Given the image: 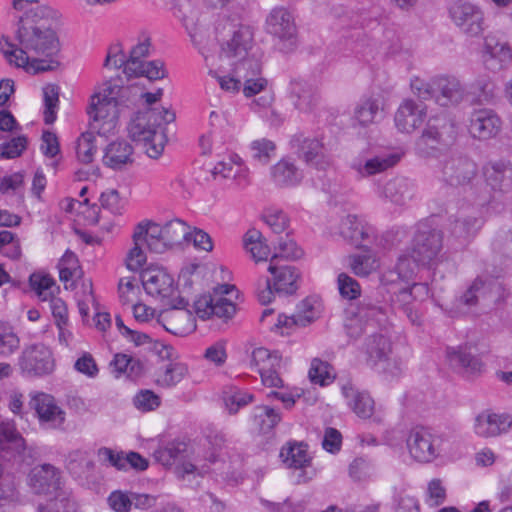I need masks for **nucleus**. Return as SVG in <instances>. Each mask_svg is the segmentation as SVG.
Here are the masks:
<instances>
[{
	"label": "nucleus",
	"mask_w": 512,
	"mask_h": 512,
	"mask_svg": "<svg viewBox=\"0 0 512 512\" xmlns=\"http://www.w3.org/2000/svg\"><path fill=\"white\" fill-rule=\"evenodd\" d=\"M15 44L8 36L0 38V53L5 61L30 74L51 71L58 66L55 59L60 50L58 36L53 28H31L16 30Z\"/></svg>",
	"instance_id": "f257e3e1"
},
{
	"label": "nucleus",
	"mask_w": 512,
	"mask_h": 512,
	"mask_svg": "<svg viewBox=\"0 0 512 512\" xmlns=\"http://www.w3.org/2000/svg\"><path fill=\"white\" fill-rule=\"evenodd\" d=\"M175 120V113L168 109H146L138 112L128 126L129 136L136 142L143 143L151 158H157L163 151L166 136L163 125Z\"/></svg>",
	"instance_id": "f03ea898"
},
{
	"label": "nucleus",
	"mask_w": 512,
	"mask_h": 512,
	"mask_svg": "<svg viewBox=\"0 0 512 512\" xmlns=\"http://www.w3.org/2000/svg\"><path fill=\"white\" fill-rule=\"evenodd\" d=\"M267 271L271 278L258 283L256 287L258 300L262 304L270 303L274 293L291 295L298 290L301 274L295 266L281 265L274 259L269 260Z\"/></svg>",
	"instance_id": "7ed1b4c3"
},
{
	"label": "nucleus",
	"mask_w": 512,
	"mask_h": 512,
	"mask_svg": "<svg viewBox=\"0 0 512 512\" xmlns=\"http://www.w3.org/2000/svg\"><path fill=\"white\" fill-rule=\"evenodd\" d=\"M443 248V235L439 230L420 223L411 245V257L421 266L432 267L440 259Z\"/></svg>",
	"instance_id": "20e7f679"
},
{
	"label": "nucleus",
	"mask_w": 512,
	"mask_h": 512,
	"mask_svg": "<svg viewBox=\"0 0 512 512\" xmlns=\"http://www.w3.org/2000/svg\"><path fill=\"white\" fill-rule=\"evenodd\" d=\"M17 364L21 374L31 378L50 375L55 369L53 353L42 343L25 346L18 357Z\"/></svg>",
	"instance_id": "39448f33"
},
{
	"label": "nucleus",
	"mask_w": 512,
	"mask_h": 512,
	"mask_svg": "<svg viewBox=\"0 0 512 512\" xmlns=\"http://www.w3.org/2000/svg\"><path fill=\"white\" fill-rule=\"evenodd\" d=\"M29 406L34 410L41 427L53 430L63 428L66 412L53 395L42 391H31L29 393Z\"/></svg>",
	"instance_id": "423d86ee"
},
{
	"label": "nucleus",
	"mask_w": 512,
	"mask_h": 512,
	"mask_svg": "<svg viewBox=\"0 0 512 512\" xmlns=\"http://www.w3.org/2000/svg\"><path fill=\"white\" fill-rule=\"evenodd\" d=\"M266 31L278 40L280 49L291 51L297 44V28L293 15L284 7L273 8L266 18Z\"/></svg>",
	"instance_id": "0eeeda50"
},
{
	"label": "nucleus",
	"mask_w": 512,
	"mask_h": 512,
	"mask_svg": "<svg viewBox=\"0 0 512 512\" xmlns=\"http://www.w3.org/2000/svg\"><path fill=\"white\" fill-rule=\"evenodd\" d=\"M441 438L425 427L411 429L406 438L410 456L418 462L429 463L440 454Z\"/></svg>",
	"instance_id": "6e6552de"
},
{
	"label": "nucleus",
	"mask_w": 512,
	"mask_h": 512,
	"mask_svg": "<svg viewBox=\"0 0 512 512\" xmlns=\"http://www.w3.org/2000/svg\"><path fill=\"white\" fill-rule=\"evenodd\" d=\"M364 352L367 355V363L378 368L382 373L396 377L401 368L396 361L390 359L391 343L382 334H371L364 343Z\"/></svg>",
	"instance_id": "1a4fd4ad"
},
{
	"label": "nucleus",
	"mask_w": 512,
	"mask_h": 512,
	"mask_svg": "<svg viewBox=\"0 0 512 512\" xmlns=\"http://www.w3.org/2000/svg\"><path fill=\"white\" fill-rule=\"evenodd\" d=\"M87 113L90 129L100 136H107L113 133L117 127L120 106L114 102L91 97Z\"/></svg>",
	"instance_id": "9d476101"
},
{
	"label": "nucleus",
	"mask_w": 512,
	"mask_h": 512,
	"mask_svg": "<svg viewBox=\"0 0 512 512\" xmlns=\"http://www.w3.org/2000/svg\"><path fill=\"white\" fill-rule=\"evenodd\" d=\"M234 290V286L221 285L217 287L213 295H206L195 302V310L202 319L217 316L219 318H231L236 312L235 304L224 297Z\"/></svg>",
	"instance_id": "9b49d317"
},
{
	"label": "nucleus",
	"mask_w": 512,
	"mask_h": 512,
	"mask_svg": "<svg viewBox=\"0 0 512 512\" xmlns=\"http://www.w3.org/2000/svg\"><path fill=\"white\" fill-rule=\"evenodd\" d=\"M350 313L351 316L345 321L344 328L347 336L353 340L358 339L364 333L365 327L363 323L367 325L372 322L380 324L385 320L383 308L367 298L359 302Z\"/></svg>",
	"instance_id": "f8f14e48"
},
{
	"label": "nucleus",
	"mask_w": 512,
	"mask_h": 512,
	"mask_svg": "<svg viewBox=\"0 0 512 512\" xmlns=\"http://www.w3.org/2000/svg\"><path fill=\"white\" fill-rule=\"evenodd\" d=\"M13 7L19 12L17 29L31 28H53L54 11L40 0H13Z\"/></svg>",
	"instance_id": "ddd939ff"
},
{
	"label": "nucleus",
	"mask_w": 512,
	"mask_h": 512,
	"mask_svg": "<svg viewBox=\"0 0 512 512\" xmlns=\"http://www.w3.org/2000/svg\"><path fill=\"white\" fill-rule=\"evenodd\" d=\"M291 145L297 150L300 159L318 170H325L332 164V159L319 138L297 134L293 136Z\"/></svg>",
	"instance_id": "4468645a"
},
{
	"label": "nucleus",
	"mask_w": 512,
	"mask_h": 512,
	"mask_svg": "<svg viewBox=\"0 0 512 512\" xmlns=\"http://www.w3.org/2000/svg\"><path fill=\"white\" fill-rule=\"evenodd\" d=\"M211 173L214 179L230 181V185L236 190H244L251 184L249 169L237 154L219 161Z\"/></svg>",
	"instance_id": "2eb2a0df"
},
{
	"label": "nucleus",
	"mask_w": 512,
	"mask_h": 512,
	"mask_svg": "<svg viewBox=\"0 0 512 512\" xmlns=\"http://www.w3.org/2000/svg\"><path fill=\"white\" fill-rule=\"evenodd\" d=\"M452 125L445 116L430 118L426 128L417 139L415 149L421 157H430L436 154L438 147L445 144L443 136L445 130L451 129Z\"/></svg>",
	"instance_id": "dca6fc26"
},
{
	"label": "nucleus",
	"mask_w": 512,
	"mask_h": 512,
	"mask_svg": "<svg viewBox=\"0 0 512 512\" xmlns=\"http://www.w3.org/2000/svg\"><path fill=\"white\" fill-rule=\"evenodd\" d=\"M29 484L36 494L52 496L63 489L61 471L51 464L37 466L30 473Z\"/></svg>",
	"instance_id": "f3484780"
},
{
	"label": "nucleus",
	"mask_w": 512,
	"mask_h": 512,
	"mask_svg": "<svg viewBox=\"0 0 512 512\" xmlns=\"http://www.w3.org/2000/svg\"><path fill=\"white\" fill-rule=\"evenodd\" d=\"M322 308V302L318 297H307L297 305L293 315L280 314L276 325L278 327H305L320 317Z\"/></svg>",
	"instance_id": "a211bd4d"
},
{
	"label": "nucleus",
	"mask_w": 512,
	"mask_h": 512,
	"mask_svg": "<svg viewBox=\"0 0 512 512\" xmlns=\"http://www.w3.org/2000/svg\"><path fill=\"white\" fill-rule=\"evenodd\" d=\"M427 115L426 105L417 103L413 99H405L395 113V124L398 130L412 133L424 122Z\"/></svg>",
	"instance_id": "6ab92c4d"
},
{
	"label": "nucleus",
	"mask_w": 512,
	"mask_h": 512,
	"mask_svg": "<svg viewBox=\"0 0 512 512\" xmlns=\"http://www.w3.org/2000/svg\"><path fill=\"white\" fill-rule=\"evenodd\" d=\"M512 61V52L505 42H499L494 37H486L482 49V63L485 68L498 72L507 69Z\"/></svg>",
	"instance_id": "aec40b11"
},
{
	"label": "nucleus",
	"mask_w": 512,
	"mask_h": 512,
	"mask_svg": "<svg viewBox=\"0 0 512 512\" xmlns=\"http://www.w3.org/2000/svg\"><path fill=\"white\" fill-rule=\"evenodd\" d=\"M242 92L246 98L256 97L250 103V109L258 112L269 108L274 102V93L269 87V82L262 74L242 80Z\"/></svg>",
	"instance_id": "412c9836"
},
{
	"label": "nucleus",
	"mask_w": 512,
	"mask_h": 512,
	"mask_svg": "<svg viewBox=\"0 0 512 512\" xmlns=\"http://www.w3.org/2000/svg\"><path fill=\"white\" fill-rule=\"evenodd\" d=\"M415 184L405 177L388 180L378 191V196L395 206H406L415 196Z\"/></svg>",
	"instance_id": "4be33fe9"
},
{
	"label": "nucleus",
	"mask_w": 512,
	"mask_h": 512,
	"mask_svg": "<svg viewBox=\"0 0 512 512\" xmlns=\"http://www.w3.org/2000/svg\"><path fill=\"white\" fill-rule=\"evenodd\" d=\"M400 159L401 154L398 152L381 153L366 160L354 158L350 163V168L359 178H366L392 168Z\"/></svg>",
	"instance_id": "5701e85b"
},
{
	"label": "nucleus",
	"mask_w": 512,
	"mask_h": 512,
	"mask_svg": "<svg viewBox=\"0 0 512 512\" xmlns=\"http://www.w3.org/2000/svg\"><path fill=\"white\" fill-rule=\"evenodd\" d=\"M141 280L145 291L162 300L170 298L174 293V279L162 268H149L142 272Z\"/></svg>",
	"instance_id": "b1692460"
},
{
	"label": "nucleus",
	"mask_w": 512,
	"mask_h": 512,
	"mask_svg": "<svg viewBox=\"0 0 512 512\" xmlns=\"http://www.w3.org/2000/svg\"><path fill=\"white\" fill-rule=\"evenodd\" d=\"M162 238L161 225L150 220L138 223L132 235L133 244H144L149 251L154 253H163L168 249Z\"/></svg>",
	"instance_id": "393cba45"
},
{
	"label": "nucleus",
	"mask_w": 512,
	"mask_h": 512,
	"mask_svg": "<svg viewBox=\"0 0 512 512\" xmlns=\"http://www.w3.org/2000/svg\"><path fill=\"white\" fill-rule=\"evenodd\" d=\"M252 39L253 35L248 27L240 26L234 29L231 37L222 43L220 59L230 62L238 57L247 56L252 50Z\"/></svg>",
	"instance_id": "a878e982"
},
{
	"label": "nucleus",
	"mask_w": 512,
	"mask_h": 512,
	"mask_svg": "<svg viewBox=\"0 0 512 512\" xmlns=\"http://www.w3.org/2000/svg\"><path fill=\"white\" fill-rule=\"evenodd\" d=\"M455 24L468 37H477L480 33V15L476 5L469 2L459 1L450 9Z\"/></svg>",
	"instance_id": "bb28decb"
},
{
	"label": "nucleus",
	"mask_w": 512,
	"mask_h": 512,
	"mask_svg": "<svg viewBox=\"0 0 512 512\" xmlns=\"http://www.w3.org/2000/svg\"><path fill=\"white\" fill-rule=\"evenodd\" d=\"M435 100L440 106L457 105L463 101L465 90L455 77H434Z\"/></svg>",
	"instance_id": "cd10ccee"
},
{
	"label": "nucleus",
	"mask_w": 512,
	"mask_h": 512,
	"mask_svg": "<svg viewBox=\"0 0 512 512\" xmlns=\"http://www.w3.org/2000/svg\"><path fill=\"white\" fill-rule=\"evenodd\" d=\"M443 179L450 185L468 183L476 175V164L467 158H450L442 168Z\"/></svg>",
	"instance_id": "c85d7f7f"
},
{
	"label": "nucleus",
	"mask_w": 512,
	"mask_h": 512,
	"mask_svg": "<svg viewBox=\"0 0 512 512\" xmlns=\"http://www.w3.org/2000/svg\"><path fill=\"white\" fill-rule=\"evenodd\" d=\"M341 392L357 416L366 419L373 414L374 401L367 392L359 391L349 380L341 384Z\"/></svg>",
	"instance_id": "c756f323"
},
{
	"label": "nucleus",
	"mask_w": 512,
	"mask_h": 512,
	"mask_svg": "<svg viewBox=\"0 0 512 512\" xmlns=\"http://www.w3.org/2000/svg\"><path fill=\"white\" fill-rule=\"evenodd\" d=\"M468 345L458 348L448 347L446 357L449 365L462 373L465 377H471L478 371V360L472 355Z\"/></svg>",
	"instance_id": "7c9ffc66"
},
{
	"label": "nucleus",
	"mask_w": 512,
	"mask_h": 512,
	"mask_svg": "<svg viewBox=\"0 0 512 512\" xmlns=\"http://www.w3.org/2000/svg\"><path fill=\"white\" fill-rule=\"evenodd\" d=\"M417 266H420V264L411 257V250L402 253L397 259L395 269L384 272L381 276V282L383 285H390L397 283L399 280H408L415 274Z\"/></svg>",
	"instance_id": "2f4dec72"
},
{
	"label": "nucleus",
	"mask_w": 512,
	"mask_h": 512,
	"mask_svg": "<svg viewBox=\"0 0 512 512\" xmlns=\"http://www.w3.org/2000/svg\"><path fill=\"white\" fill-rule=\"evenodd\" d=\"M271 178L278 187H294L302 181L303 174L293 162L282 159L271 168Z\"/></svg>",
	"instance_id": "473e14b6"
},
{
	"label": "nucleus",
	"mask_w": 512,
	"mask_h": 512,
	"mask_svg": "<svg viewBox=\"0 0 512 512\" xmlns=\"http://www.w3.org/2000/svg\"><path fill=\"white\" fill-rule=\"evenodd\" d=\"M133 147L126 141H114L110 143L103 156V163L112 169H121L132 163Z\"/></svg>",
	"instance_id": "72a5a7b5"
},
{
	"label": "nucleus",
	"mask_w": 512,
	"mask_h": 512,
	"mask_svg": "<svg viewBox=\"0 0 512 512\" xmlns=\"http://www.w3.org/2000/svg\"><path fill=\"white\" fill-rule=\"evenodd\" d=\"M111 373L115 378L125 375L131 380H135L143 373V364L139 359L130 355L118 353L110 362Z\"/></svg>",
	"instance_id": "f704fd0d"
},
{
	"label": "nucleus",
	"mask_w": 512,
	"mask_h": 512,
	"mask_svg": "<svg viewBox=\"0 0 512 512\" xmlns=\"http://www.w3.org/2000/svg\"><path fill=\"white\" fill-rule=\"evenodd\" d=\"M280 458L287 468L304 469L310 466L311 456L307 445L303 443H287L280 451Z\"/></svg>",
	"instance_id": "c9c22d12"
},
{
	"label": "nucleus",
	"mask_w": 512,
	"mask_h": 512,
	"mask_svg": "<svg viewBox=\"0 0 512 512\" xmlns=\"http://www.w3.org/2000/svg\"><path fill=\"white\" fill-rule=\"evenodd\" d=\"M380 110L379 100L373 97L362 98L356 105L353 114V125L367 127L375 123Z\"/></svg>",
	"instance_id": "e433bc0d"
},
{
	"label": "nucleus",
	"mask_w": 512,
	"mask_h": 512,
	"mask_svg": "<svg viewBox=\"0 0 512 512\" xmlns=\"http://www.w3.org/2000/svg\"><path fill=\"white\" fill-rule=\"evenodd\" d=\"M348 265L356 276L367 277L379 268L380 262L376 254L368 250L364 253L350 255Z\"/></svg>",
	"instance_id": "4c0bfd02"
},
{
	"label": "nucleus",
	"mask_w": 512,
	"mask_h": 512,
	"mask_svg": "<svg viewBox=\"0 0 512 512\" xmlns=\"http://www.w3.org/2000/svg\"><path fill=\"white\" fill-rule=\"evenodd\" d=\"M233 67V73L240 79L256 77L262 74V65L255 52H248L247 56L238 57L229 62Z\"/></svg>",
	"instance_id": "58836bf2"
},
{
	"label": "nucleus",
	"mask_w": 512,
	"mask_h": 512,
	"mask_svg": "<svg viewBox=\"0 0 512 512\" xmlns=\"http://www.w3.org/2000/svg\"><path fill=\"white\" fill-rule=\"evenodd\" d=\"M37 512H77V504L64 488L50 496L45 505L39 504Z\"/></svg>",
	"instance_id": "ea45409f"
},
{
	"label": "nucleus",
	"mask_w": 512,
	"mask_h": 512,
	"mask_svg": "<svg viewBox=\"0 0 512 512\" xmlns=\"http://www.w3.org/2000/svg\"><path fill=\"white\" fill-rule=\"evenodd\" d=\"M10 445L14 452L20 454L26 448L25 439L17 431L13 420H0V451Z\"/></svg>",
	"instance_id": "a19ab883"
},
{
	"label": "nucleus",
	"mask_w": 512,
	"mask_h": 512,
	"mask_svg": "<svg viewBox=\"0 0 512 512\" xmlns=\"http://www.w3.org/2000/svg\"><path fill=\"white\" fill-rule=\"evenodd\" d=\"M222 398L229 414H236L241 408L254 401V395L236 386H226Z\"/></svg>",
	"instance_id": "79ce46f5"
},
{
	"label": "nucleus",
	"mask_w": 512,
	"mask_h": 512,
	"mask_svg": "<svg viewBox=\"0 0 512 512\" xmlns=\"http://www.w3.org/2000/svg\"><path fill=\"white\" fill-rule=\"evenodd\" d=\"M187 373L188 368L184 363L170 362L159 371L156 383L163 388H172L180 383Z\"/></svg>",
	"instance_id": "37998d69"
},
{
	"label": "nucleus",
	"mask_w": 512,
	"mask_h": 512,
	"mask_svg": "<svg viewBox=\"0 0 512 512\" xmlns=\"http://www.w3.org/2000/svg\"><path fill=\"white\" fill-rule=\"evenodd\" d=\"M244 246L256 263L268 260L270 248L263 241L260 231L256 229L249 230L244 237Z\"/></svg>",
	"instance_id": "c03bdc74"
},
{
	"label": "nucleus",
	"mask_w": 512,
	"mask_h": 512,
	"mask_svg": "<svg viewBox=\"0 0 512 512\" xmlns=\"http://www.w3.org/2000/svg\"><path fill=\"white\" fill-rule=\"evenodd\" d=\"M30 286L41 301H49L56 297L59 286L55 280L46 274L33 273L29 278Z\"/></svg>",
	"instance_id": "a18cd8bd"
},
{
	"label": "nucleus",
	"mask_w": 512,
	"mask_h": 512,
	"mask_svg": "<svg viewBox=\"0 0 512 512\" xmlns=\"http://www.w3.org/2000/svg\"><path fill=\"white\" fill-rule=\"evenodd\" d=\"M251 420L255 428L261 432H269L281 420L280 414L269 406H257L253 409Z\"/></svg>",
	"instance_id": "49530a36"
},
{
	"label": "nucleus",
	"mask_w": 512,
	"mask_h": 512,
	"mask_svg": "<svg viewBox=\"0 0 512 512\" xmlns=\"http://www.w3.org/2000/svg\"><path fill=\"white\" fill-rule=\"evenodd\" d=\"M281 357L277 352H272L264 347H257L251 352L250 365L258 373L268 371L273 367H280Z\"/></svg>",
	"instance_id": "de8ad7c7"
},
{
	"label": "nucleus",
	"mask_w": 512,
	"mask_h": 512,
	"mask_svg": "<svg viewBox=\"0 0 512 512\" xmlns=\"http://www.w3.org/2000/svg\"><path fill=\"white\" fill-rule=\"evenodd\" d=\"M162 237L170 248L188 239L189 227L181 220L175 219L161 226Z\"/></svg>",
	"instance_id": "09e8293b"
},
{
	"label": "nucleus",
	"mask_w": 512,
	"mask_h": 512,
	"mask_svg": "<svg viewBox=\"0 0 512 512\" xmlns=\"http://www.w3.org/2000/svg\"><path fill=\"white\" fill-rule=\"evenodd\" d=\"M95 133L90 129V131L82 133L77 140L76 155L78 160L84 164L91 163L97 152Z\"/></svg>",
	"instance_id": "8fccbe9b"
},
{
	"label": "nucleus",
	"mask_w": 512,
	"mask_h": 512,
	"mask_svg": "<svg viewBox=\"0 0 512 512\" xmlns=\"http://www.w3.org/2000/svg\"><path fill=\"white\" fill-rule=\"evenodd\" d=\"M59 278L62 282L73 281L81 276V269L75 253L67 250L58 263Z\"/></svg>",
	"instance_id": "3c124183"
},
{
	"label": "nucleus",
	"mask_w": 512,
	"mask_h": 512,
	"mask_svg": "<svg viewBox=\"0 0 512 512\" xmlns=\"http://www.w3.org/2000/svg\"><path fill=\"white\" fill-rule=\"evenodd\" d=\"M44 100V122L46 124H53L57 118L58 103H59V89L56 85H47L43 88Z\"/></svg>",
	"instance_id": "603ef678"
},
{
	"label": "nucleus",
	"mask_w": 512,
	"mask_h": 512,
	"mask_svg": "<svg viewBox=\"0 0 512 512\" xmlns=\"http://www.w3.org/2000/svg\"><path fill=\"white\" fill-rule=\"evenodd\" d=\"M118 80H110L102 85L101 90L92 97L106 102H114L121 106L124 103L123 98L128 92V88L120 85Z\"/></svg>",
	"instance_id": "864d4df0"
},
{
	"label": "nucleus",
	"mask_w": 512,
	"mask_h": 512,
	"mask_svg": "<svg viewBox=\"0 0 512 512\" xmlns=\"http://www.w3.org/2000/svg\"><path fill=\"white\" fill-rule=\"evenodd\" d=\"M512 425V416L507 413H489L486 419L485 436L494 437L506 433Z\"/></svg>",
	"instance_id": "5fc2aeb1"
},
{
	"label": "nucleus",
	"mask_w": 512,
	"mask_h": 512,
	"mask_svg": "<svg viewBox=\"0 0 512 512\" xmlns=\"http://www.w3.org/2000/svg\"><path fill=\"white\" fill-rule=\"evenodd\" d=\"M392 302L404 311L412 323L418 322L419 313L417 303L413 300L408 288H402L398 292H395L392 297Z\"/></svg>",
	"instance_id": "6e6d98bb"
},
{
	"label": "nucleus",
	"mask_w": 512,
	"mask_h": 512,
	"mask_svg": "<svg viewBox=\"0 0 512 512\" xmlns=\"http://www.w3.org/2000/svg\"><path fill=\"white\" fill-rule=\"evenodd\" d=\"M275 250L276 252L270 258V260L275 259V262H279L280 258H284L287 260H296L303 255L302 249L288 234H286L285 237H280L278 245L277 247H275Z\"/></svg>",
	"instance_id": "4d7b16f0"
},
{
	"label": "nucleus",
	"mask_w": 512,
	"mask_h": 512,
	"mask_svg": "<svg viewBox=\"0 0 512 512\" xmlns=\"http://www.w3.org/2000/svg\"><path fill=\"white\" fill-rule=\"evenodd\" d=\"M19 345L20 339L13 328L5 322H0V356L12 355Z\"/></svg>",
	"instance_id": "13d9d810"
},
{
	"label": "nucleus",
	"mask_w": 512,
	"mask_h": 512,
	"mask_svg": "<svg viewBox=\"0 0 512 512\" xmlns=\"http://www.w3.org/2000/svg\"><path fill=\"white\" fill-rule=\"evenodd\" d=\"M275 149V144L266 138L254 140L250 144L251 157L260 164H267L274 156Z\"/></svg>",
	"instance_id": "bf43d9fd"
},
{
	"label": "nucleus",
	"mask_w": 512,
	"mask_h": 512,
	"mask_svg": "<svg viewBox=\"0 0 512 512\" xmlns=\"http://www.w3.org/2000/svg\"><path fill=\"white\" fill-rule=\"evenodd\" d=\"M149 47L150 41L145 39L132 48L125 66V74L128 77H132L135 71H139V68H141V65L144 63L142 58L146 57L149 53Z\"/></svg>",
	"instance_id": "052dcab7"
},
{
	"label": "nucleus",
	"mask_w": 512,
	"mask_h": 512,
	"mask_svg": "<svg viewBox=\"0 0 512 512\" xmlns=\"http://www.w3.org/2000/svg\"><path fill=\"white\" fill-rule=\"evenodd\" d=\"M502 129L500 117L490 109H482V139H490L498 135Z\"/></svg>",
	"instance_id": "680f3d73"
},
{
	"label": "nucleus",
	"mask_w": 512,
	"mask_h": 512,
	"mask_svg": "<svg viewBox=\"0 0 512 512\" xmlns=\"http://www.w3.org/2000/svg\"><path fill=\"white\" fill-rule=\"evenodd\" d=\"M134 406L142 412H150L161 404L160 397L152 390L143 389L133 397Z\"/></svg>",
	"instance_id": "e2e57ef3"
},
{
	"label": "nucleus",
	"mask_w": 512,
	"mask_h": 512,
	"mask_svg": "<svg viewBox=\"0 0 512 512\" xmlns=\"http://www.w3.org/2000/svg\"><path fill=\"white\" fill-rule=\"evenodd\" d=\"M107 505L113 512H131V491H112L107 497Z\"/></svg>",
	"instance_id": "0e129e2a"
},
{
	"label": "nucleus",
	"mask_w": 512,
	"mask_h": 512,
	"mask_svg": "<svg viewBox=\"0 0 512 512\" xmlns=\"http://www.w3.org/2000/svg\"><path fill=\"white\" fill-rule=\"evenodd\" d=\"M479 294L480 282L479 278L477 277L459 298L458 308L460 311L463 313H469L472 308L477 307Z\"/></svg>",
	"instance_id": "69168bd1"
},
{
	"label": "nucleus",
	"mask_w": 512,
	"mask_h": 512,
	"mask_svg": "<svg viewBox=\"0 0 512 512\" xmlns=\"http://www.w3.org/2000/svg\"><path fill=\"white\" fill-rule=\"evenodd\" d=\"M309 378L313 383L326 385L332 381L331 367L327 362L314 359L309 370Z\"/></svg>",
	"instance_id": "338daca9"
},
{
	"label": "nucleus",
	"mask_w": 512,
	"mask_h": 512,
	"mask_svg": "<svg viewBox=\"0 0 512 512\" xmlns=\"http://www.w3.org/2000/svg\"><path fill=\"white\" fill-rule=\"evenodd\" d=\"M410 87L414 95L419 99L428 100L435 97L434 78L426 80L420 77H413L410 81Z\"/></svg>",
	"instance_id": "774afa93"
}]
</instances>
